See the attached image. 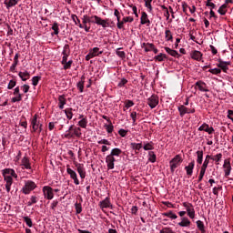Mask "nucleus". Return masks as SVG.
<instances>
[{"label": "nucleus", "instance_id": "8fccbe9b", "mask_svg": "<svg viewBox=\"0 0 233 233\" xmlns=\"http://www.w3.org/2000/svg\"><path fill=\"white\" fill-rule=\"evenodd\" d=\"M165 35H166V41H172L173 37H172V32H170V30H166L165 31Z\"/></svg>", "mask_w": 233, "mask_h": 233}, {"label": "nucleus", "instance_id": "c03bdc74", "mask_svg": "<svg viewBox=\"0 0 233 233\" xmlns=\"http://www.w3.org/2000/svg\"><path fill=\"white\" fill-rule=\"evenodd\" d=\"M116 56H118V57H120V59H125V57H126L125 51H121V48H117L116 50Z\"/></svg>", "mask_w": 233, "mask_h": 233}, {"label": "nucleus", "instance_id": "9b49d317", "mask_svg": "<svg viewBox=\"0 0 233 233\" xmlns=\"http://www.w3.org/2000/svg\"><path fill=\"white\" fill-rule=\"evenodd\" d=\"M147 105L150 106V108H156L159 105V97L156 95H152L147 99Z\"/></svg>", "mask_w": 233, "mask_h": 233}, {"label": "nucleus", "instance_id": "6ab92c4d", "mask_svg": "<svg viewBox=\"0 0 233 233\" xmlns=\"http://www.w3.org/2000/svg\"><path fill=\"white\" fill-rule=\"evenodd\" d=\"M195 86H196L197 88H198V90H199L200 92H209L208 86H207V83H205V82H203V81H201V80L196 82Z\"/></svg>", "mask_w": 233, "mask_h": 233}, {"label": "nucleus", "instance_id": "680f3d73", "mask_svg": "<svg viewBox=\"0 0 233 233\" xmlns=\"http://www.w3.org/2000/svg\"><path fill=\"white\" fill-rule=\"evenodd\" d=\"M21 90H23L24 94H28V91L30 90V86L25 84L21 86Z\"/></svg>", "mask_w": 233, "mask_h": 233}, {"label": "nucleus", "instance_id": "1a4fd4ad", "mask_svg": "<svg viewBox=\"0 0 233 233\" xmlns=\"http://www.w3.org/2000/svg\"><path fill=\"white\" fill-rule=\"evenodd\" d=\"M217 66L222 70L225 74L228 72V66H230V61H223L222 59H218V63Z\"/></svg>", "mask_w": 233, "mask_h": 233}, {"label": "nucleus", "instance_id": "09e8293b", "mask_svg": "<svg viewBox=\"0 0 233 233\" xmlns=\"http://www.w3.org/2000/svg\"><path fill=\"white\" fill-rule=\"evenodd\" d=\"M73 134L74 136H76V137H79L80 136H82L81 127H75L73 129Z\"/></svg>", "mask_w": 233, "mask_h": 233}, {"label": "nucleus", "instance_id": "bb28decb", "mask_svg": "<svg viewBox=\"0 0 233 233\" xmlns=\"http://www.w3.org/2000/svg\"><path fill=\"white\" fill-rule=\"evenodd\" d=\"M65 105H66V98L65 97V95H61L58 96V107L60 110L65 108Z\"/></svg>", "mask_w": 233, "mask_h": 233}, {"label": "nucleus", "instance_id": "c756f323", "mask_svg": "<svg viewBox=\"0 0 233 233\" xmlns=\"http://www.w3.org/2000/svg\"><path fill=\"white\" fill-rule=\"evenodd\" d=\"M223 159V154L218 153L217 155L212 156L211 160L216 163V165H219V162Z\"/></svg>", "mask_w": 233, "mask_h": 233}, {"label": "nucleus", "instance_id": "5fc2aeb1", "mask_svg": "<svg viewBox=\"0 0 233 233\" xmlns=\"http://www.w3.org/2000/svg\"><path fill=\"white\" fill-rule=\"evenodd\" d=\"M205 172H207L206 169L200 168V173H199L198 180V183H200V181H203V177H205Z\"/></svg>", "mask_w": 233, "mask_h": 233}, {"label": "nucleus", "instance_id": "de8ad7c7", "mask_svg": "<svg viewBox=\"0 0 233 233\" xmlns=\"http://www.w3.org/2000/svg\"><path fill=\"white\" fill-rule=\"evenodd\" d=\"M62 54H63L62 65H65V63H66V61H68V54L66 53V49H64Z\"/></svg>", "mask_w": 233, "mask_h": 233}, {"label": "nucleus", "instance_id": "0e129e2a", "mask_svg": "<svg viewBox=\"0 0 233 233\" xmlns=\"http://www.w3.org/2000/svg\"><path fill=\"white\" fill-rule=\"evenodd\" d=\"M64 137H66V139H72V137H74V133L70 131H66V134L64 135Z\"/></svg>", "mask_w": 233, "mask_h": 233}, {"label": "nucleus", "instance_id": "393cba45", "mask_svg": "<svg viewBox=\"0 0 233 233\" xmlns=\"http://www.w3.org/2000/svg\"><path fill=\"white\" fill-rule=\"evenodd\" d=\"M18 76L20 79H22V81H28V79H30V73L26 70L20 71L18 73Z\"/></svg>", "mask_w": 233, "mask_h": 233}, {"label": "nucleus", "instance_id": "e433bc0d", "mask_svg": "<svg viewBox=\"0 0 233 233\" xmlns=\"http://www.w3.org/2000/svg\"><path fill=\"white\" fill-rule=\"evenodd\" d=\"M7 10L12 8V6H15L17 5V0H9L8 2H5Z\"/></svg>", "mask_w": 233, "mask_h": 233}, {"label": "nucleus", "instance_id": "c9c22d12", "mask_svg": "<svg viewBox=\"0 0 233 233\" xmlns=\"http://www.w3.org/2000/svg\"><path fill=\"white\" fill-rule=\"evenodd\" d=\"M228 7L227 4L222 5L218 10V14H220V15H225Z\"/></svg>", "mask_w": 233, "mask_h": 233}, {"label": "nucleus", "instance_id": "aec40b11", "mask_svg": "<svg viewBox=\"0 0 233 233\" xmlns=\"http://www.w3.org/2000/svg\"><path fill=\"white\" fill-rule=\"evenodd\" d=\"M100 208H112V203H110V198L106 197L104 200L99 203Z\"/></svg>", "mask_w": 233, "mask_h": 233}, {"label": "nucleus", "instance_id": "5701e85b", "mask_svg": "<svg viewBox=\"0 0 233 233\" xmlns=\"http://www.w3.org/2000/svg\"><path fill=\"white\" fill-rule=\"evenodd\" d=\"M178 227H186L188 228L191 225L190 219L187 217L181 218V221L177 223Z\"/></svg>", "mask_w": 233, "mask_h": 233}, {"label": "nucleus", "instance_id": "4c0bfd02", "mask_svg": "<svg viewBox=\"0 0 233 233\" xmlns=\"http://www.w3.org/2000/svg\"><path fill=\"white\" fill-rule=\"evenodd\" d=\"M156 153H154V151H149L148 152V161H150V163H156Z\"/></svg>", "mask_w": 233, "mask_h": 233}, {"label": "nucleus", "instance_id": "b1692460", "mask_svg": "<svg viewBox=\"0 0 233 233\" xmlns=\"http://www.w3.org/2000/svg\"><path fill=\"white\" fill-rule=\"evenodd\" d=\"M21 165L22 167H24L22 168H25V170H30L32 168V167L30 166V159H28V157H24L22 158Z\"/></svg>", "mask_w": 233, "mask_h": 233}, {"label": "nucleus", "instance_id": "7ed1b4c3", "mask_svg": "<svg viewBox=\"0 0 233 233\" xmlns=\"http://www.w3.org/2000/svg\"><path fill=\"white\" fill-rule=\"evenodd\" d=\"M121 154H123V150H121L119 147L111 149L110 154L106 157V163L108 170H114L116 157H120Z\"/></svg>", "mask_w": 233, "mask_h": 233}, {"label": "nucleus", "instance_id": "f257e3e1", "mask_svg": "<svg viewBox=\"0 0 233 233\" xmlns=\"http://www.w3.org/2000/svg\"><path fill=\"white\" fill-rule=\"evenodd\" d=\"M109 19H103L98 15H92L88 16L87 15H84L82 17V23L84 25H86L88 23H92L93 25H97L98 26H102V28H109L110 26V22H108Z\"/></svg>", "mask_w": 233, "mask_h": 233}, {"label": "nucleus", "instance_id": "4d7b16f0", "mask_svg": "<svg viewBox=\"0 0 233 233\" xmlns=\"http://www.w3.org/2000/svg\"><path fill=\"white\" fill-rule=\"evenodd\" d=\"M106 130L107 134H112V132H114V126H112V124L106 125Z\"/></svg>", "mask_w": 233, "mask_h": 233}, {"label": "nucleus", "instance_id": "412c9836", "mask_svg": "<svg viewBox=\"0 0 233 233\" xmlns=\"http://www.w3.org/2000/svg\"><path fill=\"white\" fill-rule=\"evenodd\" d=\"M194 167H196V162L194 160L189 162L188 165L185 167L187 176H192V174H194Z\"/></svg>", "mask_w": 233, "mask_h": 233}, {"label": "nucleus", "instance_id": "a18cd8bd", "mask_svg": "<svg viewBox=\"0 0 233 233\" xmlns=\"http://www.w3.org/2000/svg\"><path fill=\"white\" fill-rule=\"evenodd\" d=\"M145 6L147 8L148 12H152V0H144Z\"/></svg>", "mask_w": 233, "mask_h": 233}, {"label": "nucleus", "instance_id": "bf43d9fd", "mask_svg": "<svg viewBox=\"0 0 233 233\" xmlns=\"http://www.w3.org/2000/svg\"><path fill=\"white\" fill-rule=\"evenodd\" d=\"M15 85H17V82H15V80H10L7 86L8 90H12V88H14Z\"/></svg>", "mask_w": 233, "mask_h": 233}, {"label": "nucleus", "instance_id": "423d86ee", "mask_svg": "<svg viewBox=\"0 0 233 233\" xmlns=\"http://www.w3.org/2000/svg\"><path fill=\"white\" fill-rule=\"evenodd\" d=\"M182 162L183 158L179 155L175 156L174 158L169 162L172 172H174V170H176V168H177Z\"/></svg>", "mask_w": 233, "mask_h": 233}, {"label": "nucleus", "instance_id": "f3484780", "mask_svg": "<svg viewBox=\"0 0 233 233\" xmlns=\"http://www.w3.org/2000/svg\"><path fill=\"white\" fill-rule=\"evenodd\" d=\"M178 112L180 116L183 117L185 114H194V112H196V109L195 108L188 109V107L185 106H178Z\"/></svg>", "mask_w": 233, "mask_h": 233}, {"label": "nucleus", "instance_id": "603ef678", "mask_svg": "<svg viewBox=\"0 0 233 233\" xmlns=\"http://www.w3.org/2000/svg\"><path fill=\"white\" fill-rule=\"evenodd\" d=\"M210 74H213L214 76H218L221 74V69L220 68H211L208 70Z\"/></svg>", "mask_w": 233, "mask_h": 233}, {"label": "nucleus", "instance_id": "f03ea898", "mask_svg": "<svg viewBox=\"0 0 233 233\" xmlns=\"http://www.w3.org/2000/svg\"><path fill=\"white\" fill-rule=\"evenodd\" d=\"M2 175L5 183V190L6 192H10V190H12V185L14 184V178L17 179V174L13 168H5L2 170Z\"/></svg>", "mask_w": 233, "mask_h": 233}, {"label": "nucleus", "instance_id": "9d476101", "mask_svg": "<svg viewBox=\"0 0 233 233\" xmlns=\"http://www.w3.org/2000/svg\"><path fill=\"white\" fill-rule=\"evenodd\" d=\"M98 145H103L101 147V152L105 154V152H108L110 150V145H112L108 139L103 138L97 141Z\"/></svg>", "mask_w": 233, "mask_h": 233}, {"label": "nucleus", "instance_id": "a211bd4d", "mask_svg": "<svg viewBox=\"0 0 233 233\" xmlns=\"http://www.w3.org/2000/svg\"><path fill=\"white\" fill-rule=\"evenodd\" d=\"M199 132H207L208 134H214V127L204 123L198 127Z\"/></svg>", "mask_w": 233, "mask_h": 233}, {"label": "nucleus", "instance_id": "72a5a7b5", "mask_svg": "<svg viewBox=\"0 0 233 233\" xmlns=\"http://www.w3.org/2000/svg\"><path fill=\"white\" fill-rule=\"evenodd\" d=\"M166 218H169V219H177V215H176L173 211H167L163 214Z\"/></svg>", "mask_w": 233, "mask_h": 233}, {"label": "nucleus", "instance_id": "39448f33", "mask_svg": "<svg viewBox=\"0 0 233 233\" xmlns=\"http://www.w3.org/2000/svg\"><path fill=\"white\" fill-rule=\"evenodd\" d=\"M31 127L34 132H43V125L37 120V115H35L31 119Z\"/></svg>", "mask_w": 233, "mask_h": 233}, {"label": "nucleus", "instance_id": "cd10ccee", "mask_svg": "<svg viewBox=\"0 0 233 233\" xmlns=\"http://www.w3.org/2000/svg\"><path fill=\"white\" fill-rule=\"evenodd\" d=\"M76 87L78 88L79 92L83 94V91L85 90V76H81L80 81L76 84Z\"/></svg>", "mask_w": 233, "mask_h": 233}, {"label": "nucleus", "instance_id": "2f4dec72", "mask_svg": "<svg viewBox=\"0 0 233 233\" xmlns=\"http://www.w3.org/2000/svg\"><path fill=\"white\" fill-rule=\"evenodd\" d=\"M165 50L167 54H169V56H172V57H177V56H179V53H177V51L173 50L169 47H165Z\"/></svg>", "mask_w": 233, "mask_h": 233}, {"label": "nucleus", "instance_id": "7c9ffc66", "mask_svg": "<svg viewBox=\"0 0 233 233\" xmlns=\"http://www.w3.org/2000/svg\"><path fill=\"white\" fill-rule=\"evenodd\" d=\"M197 163L198 165L203 163V150L197 151Z\"/></svg>", "mask_w": 233, "mask_h": 233}, {"label": "nucleus", "instance_id": "ddd939ff", "mask_svg": "<svg viewBox=\"0 0 233 233\" xmlns=\"http://www.w3.org/2000/svg\"><path fill=\"white\" fill-rule=\"evenodd\" d=\"M66 172L70 175L71 179L74 180L75 185H79V179L77 178V173L74 169L70 168V165L66 166Z\"/></svg>", "mask_w": 233, "mask_h": 233}, {"label": "nucleus", "instance_id": "ea45409f", "mask_svg": "<svg viewBox=\"0 0 233 233\" xmlns=\"http://www.w3.org/2000/svg\"><path fill=\"white\" fill-rule=\"evenodd\" d=\"M155 61H165V59H167V55L163 54V53H160L159 55L156 56L154 57Z\"/></svg>", "mask_w": 233, "mask_h": 233}, {"label": "nucleus", "instance_id": "774afa93", "mask_svg": "<svg viewBox=\"0 0 233 233\" xmlns=\"http://www.w3.org/2000/svg\"><path fill=\"white\" fill-rule=\"evenodd\" d=\"M125 106H126L127 108H131V106H134V102H133L132 100H127V101L126 102Z\"/></svg>", "mask_w": 233, "mask_h": 233}, {"label": "nucleus", "instance_id": "3c124183", "mask_svg": "<svg viewBox=\"0 0 233 233\" xmlns=\"http://www.w3.org/2000/svg\"><path fill=\"white\" fill-rule=\"evenodd\" d=\"M75 208H76V214H81V212H83V207L81 206V203H76Z\"/></svg>", "mask_w": 233, "mask_h": 233}, {"label": "nucleus", "instance_id": "a19ab883", "mask_svg": "<svg viewBox=\"0 0 233 233\" xmlns=\"http://www.w3.org/2000/svg\"><path fill=\"white\" fill-rule=\"evenodd\" d=\"M72 110H73L72 108H66V109L64 110V112H65L66 117H67L69 120L72 119V117H74V113H72Z\"/></svg>", "mask_w": 233, "mask_h": 233}, {"label": "nucleus", "instance_id": "f704fd0d", "mask_svg": "<svg viewBox=\"0 0 233 233\" xmlns=\"http://www.w3.org/2000/svg\"><path fill=\"white\" fill-rule=\"evenodd\" d=\"M130 147L132 148V150H140L141 148H143V144L142 143H131Z\"/></svg>", "mask_w": 233, "mask_h": 233}, {"label": "nucleus", "instance_id": "13d9d810", "mask_svg": "<svg viewBox=\"0 0 233 233\" xmlns=\"http://www.w3.org/2000/svg\"><path fill=\"white\" fill-rule=\"evenodd\" d=\"M24 220L26 223L27 227L32 228V226H33L32 218H30L28 217H25Z\"/></svg>", "mask_w": 233, "mask_h": 233}, {"label": "nucleus", "instance_id": "49530a36", "mask_svg": "<svg viewBox=\"0 0 233 233\" xmlns=\"http://www.w3.org/2000/svg\"><path fill=\"white\" fill-rule=\"evenodd\" d=\"M39 81H41V76H34L32 78V86H37V85H39Z\"/></svg>", "mask_w": 233, "mask_h": 233}, {"label": "nucleus", "instance_id": "0eeeda50", "mask_svg": "<svg viewBox=\"0 0 233 233\" xmlns=\"http://www.w3.org/2000/svg\"><path fill=\"white\" fill-rule=\"evenodd\" d=\"M13 96H15L11 99L12 103H19L20 101H23V95L21 94L19 86L15 88Z\"/></svg>", "mask_w": 233, "mask_h": 233}, {"label": "nucleus", "instance_id": "a878e982", "mask_svg": "<svg viewBox=\"0 0 233 233\" xmlns=\"http://www.w3.org/2000/svg\"><path fill=\"white\" fill-rule=\"evenodd\" d=\"M201 57H203V54L200 51L195 50L191 52V58L195 61H201Z\"/></svg>", "mask_w": 233, "mask_h": 233}, {"label": "nucleus", "instance_id": "58836bf2", "mask_svg": "<svg viewBox=\"0 0 233 233\" xmlns=\"http://www.w3.org/2000/svg\"><path fill=\"white\" fill-rule=\"evenodd\" d=\"M144 150H154V142H147L144 144Z\"/></svg>", "mask_w": 233, "mask_h": 233}, {"label": "nucleus", "instance_id": "e2e57ef3", "mask_svg": "<svg viewBox=\"0 0 233 233\" xmlns=\"http://www.w3.org/2000/svg\"><path fill=\"white\" fill-rule=\"evenodd\" d=\"M130 117L133 119V125H136L137 117V112L133 111L130 115Z\"/></svg>", "mask_w": 233, "mask_h": 233}, {"label": "nucleus", "instance_id": "79ce46f5", "mask_svg": "<svg viewBox=\"0 0 233 233\" xmlns=\"http://www.w3.org/2000/svg\"><path fill=\"white\" fill-rule=\"evenodd\" d=\"M52 30H54L55 35H59V24H57V22H55L53 24Z\"/></svg>", "mask_w": 233, "mask_h": 233}, {"label": "nucleus", "instance_id": "dca6fc26", "mask_svg": "<svg viewBox=\"0 0 233 233\" xmlns=\"http://www.w3.org/2000/svg\"><path fill=\"white\" fill-rule=\"evenodd\" d=\"M76 167L81 179H85V177H86V171L85 170V165L76 163Z\"/></svg>", "mask_w": 233, "mask_h": 233}, {"label": "nucleus", "instance_id": "20e7f679", "mask_svg": "<svg viewBox=\"0 0 233 233\" xmlns=\"http://www.w3.org/2000/svg\"><path fill=\"white\" fill-rule=\"evenodd\" d=\"M182 206L185 207L188 218H190V219H194V218H196V209H194V205L189 202H183Z\"/></svg>", "mask_w": 233, "mask_h": 233}, {"label": "nucleus", "instance_id": "f8f14e48", "mask_svg": "<svg viewBox=\"0 0 233 233\" xmlns=\"http://www.w3.org/2000/svg\"><path fill=\"white\" fill-rule=\"evenodd\" d=\"M125 23H134V17L132 16H125L122 21L116 23V27L118 30H123L125 28Z\"/></svg>", "mask_w": 233, "mask_h": 233}, {"label": "nucleus", "instance_id": "2eb2a0df", "mask_svg": "<svg viewBox=\"0 0 233 233\" xmlns=\"http://www.w3.org/2000/svg\"><path fill=\"white\" fill-rule=\"evenodd\" d=\"M222 167L224 168L225 176H230V172H232V165L230 164V159H225Z\"/></svg>", "mask_w": 233, "mask_h": 233}, {"label": "nucleus", "instance_id": "4468645a", "mask_svg": "<svg viewBox=\"0 0 233 233\" xmlns=\"http://www.w3.org/2000/svg\"><path fill=\"white\" fill-rule=\"evenodd\" d=\"M34 188H35V183H34L33 181H27L25 182V187L22 188L24 194H30V192H32V190H34Z\"/></svg>", "mask_w": 233, "mask_h": 233}, {"label": "nucleus", "instance_id": "473e14b6", "mask_svg": "<svg viewBox=\"0 0 233 233\" xmlns=\"http://www.w3.org/2000/svg\"><path fill=\"white\" fill-rule=\"evenodd\" d=\"M87 125H88V119L86 117L82 118L80 121H78V126L81 128H86Z\"/></svg>", "mask_w": 233, "mask_h": 233}, {"label": "nucleus", "instance_id": "4be33fe9", "mask_svg": "<svg viewBox=\"0 0 233 233\" xmlns=\"http://www.w3.org/2000/svg\"><path fill=\"white\" fill-rule=\"evenodd\" d=\"M140 25H147V26L150 25V19L148 18L147 12L141 13Z\"/></svg>", "mask_w": 233, "mask_h": 233}, {"label": "nucleus", "instance_id": "864d4df0", "mask_svg": "<svg viewBox=\"0 0 233 233\" xmlns=\"http://www.w3.org/2000/svg\"><path fill=\"white\" fill-rule=\"evenodd\" d=\"M114 15L116 17L117 23H121V13L119 12V10L115 9Z\"/></svg>", "mask_w": 233, "mask_h": 233}, {"label": "nucleus", "instance_id": "6e6d98bb", "mask_svg": "<svg viewBox=\"0 0 233 233\" xmlns=\"http://www.w3.org/2000/svg\"><path fill=\"white\" fill-rule=\"evenodd\" d=\"M153 48H154V44L147 43L145 47V52H152Z\"/></svg>", "mask_w": 233, "mask_h": 233}, {"label": "nucleus", "instance_id": "052dcab7", "mask_svg": "<svg viewBox=\"0 0 233 233\" xmlns=\"http://www.w3.org/2000/svg\"><path fill=\"white\" fill-rule=\"evenodd\" d=\"M72 63V60H69L68 62L66 61V63L64 64V70H68L69 68H71Z\"/></svg>", "mask_w": 233, "mask_h": 233}, {"label": "nucleus", "instance_id": "69168bd1", "mask_svg": "<svg viewBox=\"0 0 233 233\" xmlns=\"http://www.w3.org/2000/svg\"><path fill=\"white\" fill-rule=\"evenodd\" d=\"M37 203V198L36 197H31L30 201L28 202V207H31V205H34Z\"/></svg>", "mask_w": 233, "mask_h": 233}, {"label": "nucleus", "instance_id": "338daca9", "mask_svg": "<svg viewBox=\"0 0 233 233\" xmlns=\"http://www.w3.org/2000/svg\"><path fill=\"white\" fill-rule=\"evenodd\" d=\"M72 21H74L75 25H78V23L81 21L76 15H71Z\"/></svg>", "mask_w": 233, "mask_h": 233}, {"label": "nucleus", "instance_id": "6e6552de", "mask_svg": "<svg viewBox=\"0 0 233 233\" xmlns=\"http://www.w3.org/2000/svg\"><path fill=\"white\" fill-rule=\"evenodd\" d=\"M43 194L46 199H54V189L50 186L43 187Z\"/></svg>", "mask_w": 233, "mask_h": 233}, {"label": "nucleus", "instance_id": "37998d69", "mask_svg": "<svg viewBox=\"0 0 233 233\" xmlns=\"http://www.w3.org/2000/svg\"><path fill=\"white\" fill-rule=\"evenodd\" d=\"M197 227L202 233H205V224H203V221L198 220Z\"/></svg>", "mask_w": 233, "mask_h": 233}, {"label": "nucleus", "instance_id": "c85d7f7f", "mask_svg": "<svg viewBox=\"0 0 233 233\" xmlns=\"http://www.w3.org/2000/svg\"><path fill=\"white\" fill-rule=\"evenodd\" d=\"M89 52L91 53V56L93 57H97L98 56H101V54H103V51H100L99 47H94L90 49Z\"/></svg>", "mask_w": 233, "mask_h": 233}]
</instances>
